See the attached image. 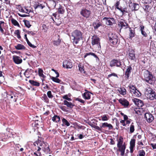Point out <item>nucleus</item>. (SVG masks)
<instances>
[{
  "mask_svg": "<svg viewBox=\"0 0 156 156\" xmlns=\"http://www.w3.org/2000/svg\"><path fill=\"white\" fill-rule=\"evenodd\" d=\"M117 141V147L118 149L117 150V151L120 152L121 156H124L125 155L126 145L125 142L123 143V139L122 136H120Z\"/></svg>",
  "mask_w": 156,
  "mask_h": 156,
  "instance_id": "f257e3e1",
  "label": "nucleus"
},
{
  "mask_svg": "<svg viewBox=\"0 0 156 156\" xmlns=\"http://www.w3.org/2000/svg\"><path fill=\"white\" fill-rule=\"evenodd\" d=\"M71 36L73 44H76L79 41L83 39V34L80 30H76L71 34Z\"/></svg>",
  "mask_w": 156,
  "mask_h": 156,
  "instance_id": "f03ea898",
  "label": "nucleus"
},
{
  "mask_svg": "<svg viewBox=\"0 0 156 156\" xmlns=\"http://www.w3.org/2000/svg\"><path fill=\"white\" fill-rule=\"evenodd\" d=\"M144 80L147 83L152 84L154 82L153 76L151 72L146 70L144 73Z\"/></svg>",
  "mask_w": 156,
  "mask_h": 156,
  "instance_id": "7ed1b4c3",
  "label": "nucleus"
},
{
  "mask_svg": "<svg viewBox=\"0 0 156 156\" xmlns=\"http://www.w3.org/2000/svg\"><path fill=\"white\" fill-rule=\"evenodd\" d=\"M108 38L111 46L116 47L118 44V37L115 34L110 33L108 34Z\"/></svg>",
  "mask_w": 156,
  "mask_h": 156,
  "instance_id": "20e7f679",
  "label": "nucleus"
},
{
  "mask_svg": "<svg viewBox=\"0 0 156 156\" xmlns=\"http://www.w3.org/2000/svg\"><path fill=\"white\" fill-rule=\"evenodd\" d=\"M44 138L41 137H39L38 139L35 142L34 144L35 146H37L38 147V149L37 150V151H39L41 150V148L39 146L41 147L44 145H45L47 142H44L43 141Z\"/></svg>",
  "mask_w": 156,
  "mask_h": 156,
  "instance_id": "39448f33",
  "label": "nucleus"
},
{
  "mask_svg": "<svg viewBox=\"0 0 156 156\" xmlns=\"http://www.w3.org/2000/svg\"><path fill=\"white\" fill-rule=\"evenodd\" d=\"M91 44L92 45H97L98 46V50L101 48L100 45V39L97 35H94L91 38Z\"/></svg>",
  "mask_w": 156,
  "mask_h": 156,
  "instance_id": "423d86ee",
  "label": "nucleus"
},
{
  "mask_svg": "<svg viewBox=\"0 0 156 156\" xmlns=\"http://www.w3.org/2000/svg\"><path fill=\"white\" fill-rule=\"evenodd\" d=\"M105 22V24L108 26H112L115 23V21L113 17H105L102 19Z\"/></svg>",
  "mask_w": 156,
  "mask_h": 156,
  "instance_id": "0eeeda50",
  "label": "nucleus"
},
{
  "mask_svg": "<svg viewBox=\"0 0 156 156\" xmlns=\"http://www.w3.org/2000/svg\"><path fill=\"white\" fill-rule=\"evenodd\" d=\"M80 13L81 15L86 19L88 18L91 14L90 10L85 8L81 9Z\"/></svg>",
  "mask_w": 156,
  "mask_h": 156,
  "instance_id": "6e6552de",
  "label": "nucleus"
},
{
  "mask_svg": "<svg viewBox=\"0 0 156 156\" xmlns=\"http://www.w3.org/2000/svg\"><path fill=\"white\" fill-rule=\"evenodd\" d=\"M119 1H117L115 5V7L122 12L123 15H124L125 13H128V12L127 10V7L126 6L122 7L120 6L119 7Z\"/></svg>",
  "mask_w": 156,
  "mask_h": 156,
  "instance_id": "1a4fd4ad",
  "label": "nucleus"
},
{
  "mask_svg": "<svg viewBox=\"0 0 156 156\" xmlns=\"http://www.w3.org/2000/svg\"><path fill=\"white\" fill-rule=\"evenodd\" d=\"M62 66L64 68L67 69H71L73 66V62L70 59H66L63 61Z\"/></svg>",
  "mask_w": 156,
  "mask_h": 156,
  "instance_id": "9d476101",
  "label": "nucleus"
},
{
  "mask_svg": "<svg viewBox=\"0 0 156 156\" xmlns=\"http://www.w3.org/2000/svg\"><path fill=\"white\" fill-rule=\"evenodd\" d=\"M110 66L111 67L116 66L118 67H121L122 64L120 60L113 59L110 62Z\"/></svg>",
  "mask_w": 156,
  "mask_h": 156,
  "instance_id": "9b49d317",
  "label": "nucleus"
},
{
  "mask_svg": "<svg viewBox=\"0 0 156 156\" xmlns=\"http://www.w3.org/2000/svg\"><path fill=\"white\" fill-rule=\"evenodd\" d=\"M123 21H120L118 23V26L120 27V29H124L129 27L130 26L126 20H122Z\"/></svg>",
  "mask_w": 156,
  "mask_h": 156,
  "instance_id": "f8f14e48",
  "label": "nucleus"
},
{
  "mask_svg": "<svg viewBox=\"0 0 156 156\" xmlns=\"http://www.w3.org/2000/svg\"><path fill=\"white\" fill-rule=\"evenodd\" d=\"M119 103L125 108H127L129 105V102L125 98H121L118 100Z\"/></svg>",
  "mask_w": 156,
  "mask_h": 156,
  "instance_id": "ddd939ff",
  "label": "nucleus"
},
{
  "mask_svg": "<svg viewBox=\"0 0 156 156\" xmlns=\"http://www.w3.org/2000/svg\"><path fill=\"white\" fill-rule=\"evenodd\" d=\"M108 127L109 130H111L113 129V126L111 124H108L107 122H104L101 123L100 125L99 128H101V130L100 131H101L102 129Z\"/></svg>",
  "mask_w": 156,
  "mask_h": 156,
  "instance_id": "4468645a",
  "label": "nucleus"
},
{
  "mask_svg": "<svg viewBox=\"0 0 156 156\" xmlns=\"http://www.w3.org/2000/svg\"><path fill=\"white\" fill-rule=\"evenodd\" d=\"M55 39H57V40H53L52 42L54 46H58L60 45L61 42V40L60 39V37L59 35H55Z\"/></svg>",
  "mask_w": 156,
  "mask_h": 156,
  "instance_id": "2eb2a0df",
  "label": "nucleus"
},
{
  "mask_svg": "<svg viewBox=\"0 0 156 156\" xmlns=\"http://www.w3.org/2000/svg\"><path fill=\"white\" fill-rule=\"evenodd\" d=\"M144 117L146 118L147 121L149 123L151 122L154 118L152 115L150 113H146L145 114Z\"/></svg>",
  "mask_w": 156,
  "mask_h": 156,
  "instance_id": "dca6fc26",
  "label": "nucleus"
},
{
  "mask_svg": "<svg viewBox=\"0 0 156 156\" xmlns=\"http://www.w3.org/2000/svg\"><path fill=\"white\" fill-rule=\"evenodd\" d=\"M132 71V68L131 66H127L126 70L125 73V78L127 79H129Z\"/></svg>",
  "mask_w": 156,
  "mask_h": 156,
  "instance_id": "f3484780",
  "label": "nucleus"
},
{
  "mask_svg": "<svg viewBox=\"0 0 156 156\" xmlns=\"http://www.w3.org/2000/svg\"><path fill=\"white\" fill-rule=\"evenodd\" d=\"M129 6L132 11H137L140 8L138 4L135 3H132V2H131L130 4L129 5Z\"/></svg>",
  "mask_w": 156,
  "mask_h": 156,
  "instance_id": "a211bd4d",
  "label": "nucleus"
},
{
  "mask_svg": "<svg viewBox=\"0 0 156 156\" xmlns=\"http://www.w3.org/2000/svg\"><path fill=\"white\" fill-rule=\"evenodd\" d=\"M33 6L34 8L35 9H42L45 7V6L43 4H40L38 2H34Z\"/></svg>",
  "mask_w": 156,
  "mask_h": 156,
  "instance_id": "6ab92c4d",
  "label": "nucleus"
},
{
  "mask_svg": "<svg viewBox=\"0 0 156 156\" xmlns=\"http://www.w3.org/2000/svg\"><path fill=\"white\" fill-rule=\"evenodd\" d=\"M149 4H144L143 6V9L144 11L145 12L147 16L150 13V11L151 8V6L149 5Z\"/></svg>",
  "mask_w": 156,
  "mask_h": 156,
  "instance_id": "aec40b11",
  "label": "nucleus"
},
{
  "mask_svg": "<svg viewBox=\"0 0 156 156\" xmlns=\"http://www.w3.org/2000/svg\"><path fill=\"white\" fill-rule=\"evenodd\" d=\"M12 59L14 62L17 64L21 63L22 62V59L19 56L13 55Z\"/></svg>",
  "mask_w": 156,
  "mask_h": 156,
  "instance_id": "412c9836",
  "label": "nucleus"
},
{
  "mask_svg": "<svg viewBox=\"0 0 156 156\" xmlns=\"http://www.w3.org/2000/svg\"><path fill=\"white\" fill-rule=\"evenodd\" d=\"M45 144V145H44L42 147V150L46 154H50V149L49 145L48 143Z\"/></svg>",
  "mask_w": 156,
  "mask_h": 156,
  "instance_id": "4be33fe9",
  "label": "nucleus"
},
{
  "mask_svg": "<svg viewBox=\"0 0 156 156\" xmlns=\"http://www.w3.org/2000/svg\"><path fill=\"white\" fill-rule=\"evenodd\" d=\"M133 102L139 107H142L144 105L143 101L138 99H133Z\"/></svg>",
  "mask_w": 156,
  "mask_h": 156,
  "instance_id": "5701e85b",
  "label": "nucleus"
},
{
  "mask_svg": "<svg viewBox=\"0 0 156 156\" xmlns=\"http://www.w3.org/2000/svg\"><path fill=\"white\" fill-rule=\"evenodd\" d=\"M85 91L86 92L83 94V97L85 99H90L91 97L90 94H92V93L87 90H85Z\"/></svg>",
  "mask_w": 156,
  "mask_h": 156,
  "instance_id": "b1692460",
  "label": "nucleus"
},
{
  "mask_svg": "<svg viewBox=\"0 0 156 156\" xmlns=\"http://www.w3.org/2000/svg\"><path fill=\"white\" fill-rule=\"evenodd\" d=\"M6 27V23L4 21H0V31L2 34H4V29Z\"/></svg>",
  "mask_w": 156,
  "mask_h": 156,
  "instance_id": "393cba45",
  "label": "nucleus"
},
{
  "mask_svg": "<svg viewBox=\"0 0 156 156\" xmlns=\"http://www.w3.org/2000/svg\"><path fill=\"white\" fill-rule=\"evenodd\" d=\"M63 104L66 105L68 108L72 109L75 106L74 104L73 103L71 102H68L66 100H64L63 101Z\"/></svg>",
  "mask_w": 156,
  "mask_h": 156,
  "instance_id": "a878e982",
  "label": "nucleus"
},
{
  "mask_svg": "<svg viewBox=\"0 0 156 156\" xmlns=\"http://www.w3.org/2000/svg\"><path fill=\"white\" fill-rule=\"evenodd\" d=\"M128 57L131 60H134L136 59V57L134 51L132 50L129 51V54Z\"/></svg>",
  "mask_w": 156,
  "mask_h": 156,
  "instance_id": "bb28decb",
  "label": "nucleus"
},
{
  "mask_svg": "<svg viewBox=\"0 0 156 156\" xmlns=\"http://www.w3.org/2000/svg\"><path fill=\"white\" fill-rule=\"evenodd\" d=\"M34 72L33 70L31 69H27L24 73V75L27 78L30 77L29 76H28L29 74H31Z\"/></svg>",
  "mask_w": 156,
  "mask_h": 156,
  "instance_id": "cd10ccee",
  "label": "nucleus"
},
{
  "mask_svg": "<svg viewBox=\"0 0 156 156\" xmlns=\"http://www.w3.org/2000/svg\"><path fill=\"white\" fill-rule=\"evenodd\" d=\"M117 91L119 92L120 94L123 95H124L126 94V90L124 87L119 88L117 90Z\"/></svg>",
  "mask_w": 156,
  "mask_h": 156,
  "instance_id": "c85d7f7f",
  "label": "nucleus"
},
{
  "mask_svg": "<svg viewBox=\"0 0 156 156\" xmlns=\"http://www.w3.org/2000/svg\"><path fill=\"white\" fill-rule=\"evenodd\" d=\"M52 120L54 122L58 123L60 121V118L59 116L54 115L52 118Z\"/></svg>",
  "mask_w": 156,
  "mask_h": 156,
  "instance_id": "c756f323",
  "label": "nucleus"
},
{
  "mask_svg": "<svg viewBox=\"0 0 156 156\" xmlns=\"http://www.w3.org/2000/svg\"><path fill=\"white\" fill-rule=\"evenodd\" d=\"M140 30L141 32V34L144 37H147V34L144 31V27L143 25H141L140 27Z\"/></svg>",
  "mask_w": 156,
  "mask_h": 156,
  "instance_id": "7c9ffc66",
  "label": "nucleus"
},
{
  "mask_svg": "<svg viewBox=\"0 0 156 156\" xmlns=\"http://www.w3.org/2000/svg\"><path fill=\"white\" fill-rule=\"evenodd\" d=\"M129 38L132 39V38L134 37L135 36V30L134 29L133 30L131 29V28L129 27Z\"/></svg>",
  "mask_w": 156,
  "mask_h": 156,
  "instance_id": "2f4dec72",
  "label": "nucleus"
},
{
  "mask_svg": "<svg viewBox=\"0 0 156 156\" xmlns=\"http://www.w3.org/2000/svg\"><path fill=\"white\" fill-rule=\"evenodd\" d=\"M128 87L130 89V92L132 94L137 89L135 85H133L131 84H130Z\"/></svg>",
  "mask_w": 156,
  "mask_h": 156,
  "instance_id": "473e14b6",
  "label": "nucleus"
},
{
  "mask_svg": "<svg viewBox=\"0 0 156 156\" xmlns=\"http://www.w3.org/2000/svg\"><path fill=\"white\" fill-rule=\"evenodd\" d=\"M93 25L95 29H98L99 27L102 26L101 22H99L98 23L94 22L93 23Z\"/></svg>",
  "mask_w": 156,
  "mask_h": 156,
  "instance_id": "72a5a7b5",
  "label": "nucleus"
},
{
  "mask_svg": "<svg viewBox=\"0 0 156 156\" xmlns=\"http://www.w3.org/2000/svg\"><path fill=\"white\" fill-rule=\"evenodd\" d=\"M65 12L64 8L63 7L60 6L58 9L57 12L59 14H63Z\"/></svg>",
  "mask_w": 156,
  "mask_h": 156,
  "instance_id": "f704fd0d",
  "label": "nucleus"
},
{
  "mask_svg": "<svg viewBox=\"0 0 156 156\" xmlns=\"http://www.w3.org/2000/svg\"><path fill=\"white\" fill-rule=\"evenodd\" d=\"M15 48L18 50H25L26 47L23 45L21 44H18L17 45L15 46Z\"/></svg>",
  "mask_w": 156,
  "mask_h": 156,
  "instance_id": "c9c22d12",
  "label": "nucleus"
},
{
  "mask_svg": "<svg viewBox=\"0 0 156 156\" xmlns=\"http://www.w3.org/2000/svg\"><path fill=\"white\" fill-rule=\"evenodd\" d=\"M29 82L32 85L34 86L38 87L40 85V83H39L37 82L36 81H35L34 80H29Z\"/></svg>",
  "mask_w": 156,
  "mask_h": 156,
  "instance_id": "e433bc0d",
  "label": "nucleus"
},
{
  "mask_svg": "<svg viewBox=\"0 0 156 156\" xmlns=\"http://www.w3.org/2000/svg\"><path fill=\"white\" fill-rule=\"evenodd\" d=\"M17 96L15 95L13 93L11 94V96H10V98L9 99H10L12 101L14 102H16L17 99Z\"/></svg>",
  "mask_w": 156,
  "mask_h": 156,
  "instance_id": "4c0bfd02",
  "label": "nucleus"
},
{
  "mask_svg": "<svg viewBox=\"0 0 156 156\" xmlns=\"http://www.w3.org/2000/svg\"><path fill=\"white\" fill-rule=\"evenodd\" d=\"M88 124L90 126L98 130H100L101 128L99 127L98 126H96L93 124L91 122H88Z\"/></svg>",
  "mask_w": 156,
  "mask_h": 156,
  "instance_id": "58836bf2",
  "label": "nucleus"
},
{
  "mask_svg": "<svg viewBox=\"0 0 156 156\" xmlns=\"http://www.w3.org/2000/svg\"><path fill=\"white\" fill-rule=\"evenodd\" d=\"M145 152L143 150H139L138 151V154L137 156H145Z\"/></svg>",
  "mask_w": 156,
  "mask_h": 156,
  "instance_id": "ea45409f",
  "label": "nucleus"
},
{
  "mask_svg": "<svg viewBox=\"0 0 156 156\" xmlns=\"http://www.w3.org/2000/svg\"><path fill=\"white\" fill-rule=\"evenodd\" d=\"M38 75L40 77H43L44 78L46 77V76H44L43 74V70L41 68H39L38 70Z\"/></svg>",
  "mask_w": 156,
  "mask_h": 156,
  "instance_id": "a19ab883",
  "label": "nucleus"
},
{
  "mask_svg": "<svg viewBox=\"0 0 156 156\" xmlns=\"http://www.w3.org/2000/svg\"><path fill=\"white\" fill-rule=\"evenodd\" d=\"M11 21L12 23L15 26H17L18 27H20V25H19L18 22L15 19L13 18H12L11 19Z\"/></svg>",
  "mask_w": 156,
  "mask_h": 156,
  "instance_id": "79ce46f5",
  "label": "nucleus"
},
{
  "mask_svg": "<svg viewBox=\"0 0 156 156\" xmlns=\"http://www.w3.org/2000/svg\"><path fill=\"white\" fill-rule=\"evenodd\" d=\"M136 140L134 139H132L130 142V147H135Z\"/></svg>",
  "mask_w": 156,
  "mask_h": 156,
  "instance_id": "37998d69",
  "label": "nucleus"
},
{
  "mask_svg": "<svg viewBox=\"0 0 156 156\" xmlns=\"http://www.w3.org/2000/svg\"><path fill=\"white\" fill-rule=\"evenodd\" d=\"M148 98L151 100H153L154 99L156 100V93L155 92L152 95L148 96Z\"/></svg>",
  "mask_w": 156,
  "mask_h": 156,
  "instance_id": "c03bdc74",
  "label": "nucleus"
},
{
  "mask_svg": "<svg viewBox=\"0 0 156 156\" xmlns=\"http://www.w3.org/2000/svg\"><path fill=\"white\" fill-rule=\"evenodd\" d=\"M90 55L93 56L95 58H98L97 55L95 53H93V52H89L88 53H87L85 54L84 55V58H85L87 56L89 55Z\"/></svg>",
  "mask_w": 156,
  "mask_h": 156,
  "instance_id": "a18cd8bd",
  "label": "nucleus"
},
{
  "mask_svg": "<svg viewBox=\"0 0 156 156\" xmlns=\"http://www.w3.org/2000/svg\"><path fill=\"white\" fill-rule=\"evenodd\" d=\"M133 94L134 96L138 97L140 96L141 94L140 92L137 89L134 91Z\"/></svg>",
  "mask_w": 156,
  "mask_h": 156,
  "instance_id": "49530a36",
  "label": "nucleus"
},
{
  "mask_svg": "<svg viewBox=\"0 0 156 156\" xmlns=\"http://www.w3.org/2000/svg\"><path fill=\"white\" fill-rule=\"evenodd\" d=\"M58 77H52L51 78V79L54 82L58 83H60L61 82V80H60L58 78Z\"/></svg>",
  "mask_w": 156,
  "mask_h": 156,
  "instance_id": "de8ad7c7",
  "label": "nucleus"
},
{
  "mask_svg": "<svg viewBox=\"0 0 156 156\" xmlns=\"http://www.w3.org/2000/svg\"><path fill=\"white\" fill-rule=\"evenodd\" d=\"M134 126L133 125V123L132 122L130 126L129 132L130 133H132L134 132Z\"/></svg>",
  "mask_w": 156,
  "mask_h": 156,
  "instance_id": "09e8293b",
  "label": "nucleus"
},
{
  "mask_svg": "<svg viewBox=\"0 0 156 156\" xmlns=\"http://www.w3.org/2000/svg\"><path fill=\"white\" fill-rule=\"evenodd\" d=\"M79 67V70L80 71L81 73H84L85 71L84 69V66L81 65L80 63L78 65Z\"/></svg>",
  "mask_w": 156,
  "mask_h": 156,
  "instance_id": "8fccbe9b",
  "label": "nucleus"
},
{
  "mask_svg": "<svg viewBox=\"0 0 156 156\" xmlns=\"http://www.w3.org/2000/svg\"><path fill=\"white\" fill-rule=\"evenodd\" d=\"M42 98H43V100L47 103H48L49 102V99L47 97L46 94H44L43 96L42 97Z\"/></svg>",
  "mask_w": 156,
  "mask_h": 156,
  "instance_id": "3c124183",
  "label": "nucleus"
},
{
  "mask_svg": "<svg viewBox=\"0 0 156 156\" xmlns=\"http://www.w3.org/2000/svg\"><path fill=\"white\" fill-rule=\"evenodd\" d=\"M108 116L107 115H104L101 116V120L103 121H107L108 120Z\"/></svg>",
  "mask_w": 156,
  "mask_h": 156,
  "instance_id": "603ef678",
  "label": "nucleus"
},
{
  "mask_svg": "<svg viewBox=\"0 0 156 156\" xmlns=\"http://www.w3.org/2000/svg\"><path fill=\"white\" fill-rule=\"evenodd\" d=\"M62 122L63 123L67 126H68L70 125V123L68 122L67 120L64 118L62 119Z\"/></svg>",
  "mask_w": 156,
  "mask_h": 156,
  "instance_id": "864d4df0",
  "label": "nucleus"
},
{
  "mask_svg": "<svg viewBox=\"0 0 156 156\" xmlns=\"http://www.w3.org/2000/svg\"><path fill=\"white\" fill-rule=\"evenodd\" d=\"M25 26L28 28H30L31 25L30 24V22L27 20H25L24 21Z\"/></svg>",
  "mask_w": 156,
  "mask_h": 156,
  "instance_id": "5fc2aeb1",
  "label": "nucleus"
},
{
  "mask_svg": "<svg viewBox=\"0 0 156 156\" xmlns=\"http://www.w3.org/2000/svg\"><path fill=\"white\" fill-rule=\"evenodd\" d=\"M142 0L144 2V4H151L152 2V0Z\"/></svg>",
  "mask_w": 156,
  "mask_h": 156,
  "instance_id": "6e6d98bb",
  "label": "nucleus"
},
{
  "mask_svg": "<svg viewBox=\"0 0 156 156\" xmlns=\"http://www.w3.org/2000/svg\"><path fill=\"white\" fill-rule=\"evenodd\" d=\"M62 98L64 99H66V100L67 101H70L72 100V99L71 98H69L68 97V95L67 94L63 96Z\"/></svg>",
  "mask_w": 156,
  "mask_h": 156,
  "instance_id": "4d7b16f0",
  "label": "nucleus"
},
{
  "mask_svg": "<svg viewBox=\"0 0 156 156\" xmlns=\"http://www.w3.org/2000/svg\"><path fill=\"white\" fill-rule=\"evenodd\" d=\"M153 89L150 87H147L146 90V92L147 94H148V93H151V92L152 91Z\"/></svg>",
  "mask_w": 156,
  "mask_h": 156,
  "instance_id": "13d9d810",
  "label": "nucleus"
},
{
  "mask_svg": "<svg viewBox=\"0 0 156 156\" xmlns=\"http://www.w3.org/2000/svg\"><path fill=\"white\" fill-rule=\"evenodd\" d=\"M24 13L29 14L30 12V9H29L28 7H24Z\"/></svg>",
  "mask_w": 156,
  "mask_h": 156,
  "instance_id": "bf43d9fd",
  "label": "nucleus"
},
{
  "mask_svg": "<svg viewBox=\"0 0 156 156\" xmlns=\"http://www.w3.org/2000/svg\"><path fill=\"white\" fill-rule=\"evenodd\" d=\"M47 94L48 97L50 98H52L53 97V96L52 94L51 91H48L47 93Z\"/></svg>",
  "mask_w": 156,
  "mask_h": 156,
  "instance_id": "052dcab7",
  "label": "nucleus"
},
{
  "mask_svg": "<svg viewBox=\"0 0 156 156\" xmlns=\"http://www.w3.org/2000/svg\"><path fill=\"white\" fill-rule=\"evenodd\" d=\"M151 19L156 22V12L153 14L151 17Z\"/></svg>",
  "mask_w": 156,
  "mask_h": 156,
  "instance_id": "680f3d73",
  "label": "nucleus"
},
{
  "mask_svg": "<svg viewBox=\"0 0 156 156\" xmlns=\"http://www.w3.org/2000/svg\"><path fill=\"white\" fill-rule=\"evenodd\" d=\"M112 76H114L115 77H116L117 78L118 77L116 73H112L108 75V76L107 78L108 79Z\"/></svg>",
  "mask_w": 156,
  "mask_h": 156,
  "instance_id": "e2e57ef3",
  "label": "nucleus"
},
{
  "mask_svg": "<svg viewBox=\"0 0 156 156\" xmlns=\"http://www.w3.org/2000/svg\"><path fill=\"white\" fill-rule=\"evenodd\" d=\"M120 114L123 116L124 117V120L125 121L126 120H127L128 119V118L127 116L125 114H124L123 113L121 112L120 113Z\"/></svg>",
  "mask_w": 156,
  "mask_h": 156,
  "instance_id": "0e129e2a",
  "label": "nucleus"
},
{
  "mask_svg": "<svg viewBox=\"0 0 156 156\" xmlns=\"http://www.w3.org/2000/svg\"><path fill=\"white\" fill-rule=\"evenodd\" d=\"M43 30H44V32H46L47 31L48 28L46 25L44 24H43L42 25Z\"/></svg>",
  "mask_w": 156,
  "mask_h": 156,
  "instance_id": "69168bd1",
  "label": "nucleus"
},
{
  "mask_svg": "<svg viewBox=\"0 0 156 156\" xmlns=\"http://www.w3.org/2000/svg\"><path fill=\"white\" fill-rule=\"evenodd\" d=\"M6 94L7 97L9 99L10 98L11 94H12L13 92L11 91H10L7 92H6Z\"/></svg>",
  "mask_w": 156,
  "mask_h": 156,
  "instance_id": "338daca9",
  "label": "nucleus"
},
{
  "mask_svg": "<svg viewBox=\"0 0 156 156\" xmlns=\"http://www.w3.org/2000/svg\"><path fill=\"white\" fill-rule=\"evenodd\" d=\"M28 34H30L32 36L35 35V33L32 31H27L26 32Z\"/></svg>",
  "mask_w": 156,
  "mask_h": 156,
  "instance_id": "774afa93",
  "label": "nucleus"
}]
</instances>
